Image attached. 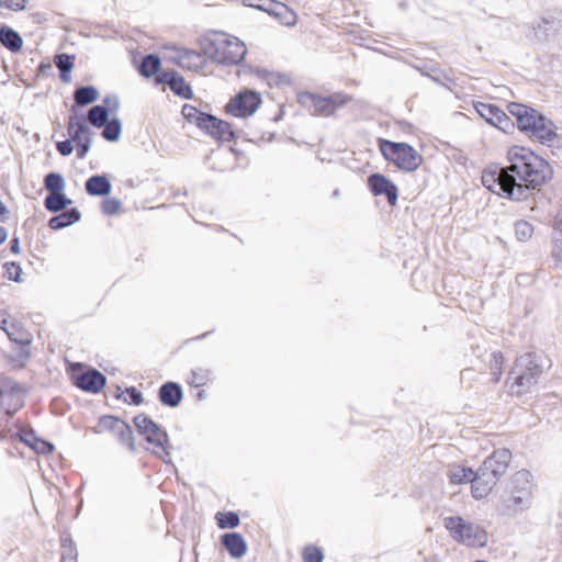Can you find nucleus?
Wrapping results in <instances>:
<instances>
[{
  "mask_svg": "<svg viewBox=\"0 0 562 562\" xmlns=\"http://www.w3.org/2000/svg\"><path fill=\"white\" fill-rule=\"evenodd\" d=\"M160 67V59L155 55H147L140 65V74L145 77L155 75Z\"/></svg>",
  "mask_w": 562,
  "mask_h": 562,
  "instance_id": "nucleus-32",
  "label": "nucleus"
},
{
  "mask_svg": "<svg viewBox=\"0 0 562 562\" xmlns=\"http://www.w3.org/2000/svg\"><path fill=\"white\" fill-rule=\"evenodd\" d=\"M80 220V213L77 209H70L49 220L48 226L52 229H61Z\"/></svg>",
  "mask_w": 562,
  "mask_h": 562,
  "instance_id": "nucleus-24",
  "label": "nucleus"
},
{
  "mask_svg": "<svg viewBox=\"0 0 562 562\" xmlns=\"http://www.w3.org/2000/svg\"><path fill=\"white\" fill-rule=\"evenodd\" d=\"M121 202L116 199H108L102 203V210L108 215H113L119 212Z\"/></svg>",
  "mask_w": 562,
  "mask_h": 562,
  "instance_id": "nucleus-41",
  "label": "nucleus"
},
{
  "mask_svg": "<svg viewBox=\"0 0 562 562\" xmlns=\"http://www.w3.org/2000/svg\"><path fill=\"white\" fill-rule=\"evenodd\" d=\"M507 110L516 117L518 128L532 140L550 145L557 138L555 124L539 111L516 102L509 103Z\"/></svg>",
  "mask_w": 562,
  "mask_h": 562,
  "instance_id": "nucleus-2",
  "label": "nucleus"
},
{
  "mask_svg": "<svg viewBox=\"0 0 562 562\" xmlns=\"http://www.w3.org/2000/svg\"><path fill=\"white\" fill-rule=\"evenodd\" d=\"M443 527L451 538L460 544L473 548H483L487 544V531L475 522L465 520L460 516L443 518Z\"/></svg>",
  "mask_w": 562,
  "mask_h": 562,
  "instance_id": "nucleus-5",
  "label": "nucleus"
},
{
  "mask_svg": "<svg viewBox=\"0 0 562 562\" xmlns=\"http://www.w3.org/2000/svg\"><path fill=\"white\" fill-rule=\"evenodd\" d=\"M34 449L38 452V453H49L54 450V446L47 441H44V440H38L35 446H34Z\"/></svg>",
  "mask_w": 562,
  "mask_h": 562,
  "instance_id": "nucleus-47",
  "label": "nucleus"
},
{
  "mask_svg": "<svg viewBox=\"0 0 562 562\" xmlns=\"http://www.w3.org/2000/svg\"><path fill=\"white\" fill-rule=\"evenodd\" d=\"M63 562H77L75 550L69 546L63 544Z\"/></svg>",
  "mask_w": 562,
  "mask_h": 562,
  "instance_id": "nucleus-44",
  "label": "nucleus"
},
{
  "mask_svg": "<svg viewBox=\"0 0 562 562\" xmlns=\"http://www.w3.org/2000/svg\"><path fill=\"white\" fill-rule=\"evenodd\" d=\"M289 15H290V19H288L284 23L286 25H291V24H294L295 23V16L292 12H289Z\"/></svg>",
  "mask_w": 562,
  "mask_h": 562,
  "instance_id": "nucleus-54",
  "label": "nucleus"
},
{
  "mask_svg": "<svg viewBox=\"0 0 562 562\" xmlns=\"http://www.w3.org/2000/svg\"><path fill=\"white\" fill-rule=\"evenodd\" d=\"M182 396L183 393L178 383L167 382L159 389V400L166 406L177 407L180 404Z\"/></svg>",
  "mask_w": 562,
  "mask_h": 562,
  "instance_id": "nucleus-21",
  "label": "nucleus"
},
{
  "mask_svg": "<svg viewBox=\"0 0 562 562\" xmlns=\"http://www.w3.org/2000/svg\"><path fill=\"white\" fill-rule=\"evenodd\" d=\"M22 273V269L14 262H7L4 265V277L9 280L19 282Z\"/></svg>",
  "mask_w": 562,
  "mask_h": 562,
  "instance_id": "nucleus-37",
  "label": "nucleus"
},
{
  "mask_svg": "<svg viewBox=\"0 0 562 562\" xmlns=\"http://www.w3.org/2000/svg\"><path fill=\"white\" fill-rule=\"evenodd\" d=\"M542 374L540 358L536 353L520 356L509 372V391L522 395L538 383Z\"/></svg>",
  "mask_w": 562,
  "mask_h": 562,
  "instance_id": "nucleus-4",
  "label": "nucleus"
},
{
  "mask_svg": "<svg viewBox=\"0 0 562 562\" xmlns=\"http://www.w3.org/2000/svg\"><path fill=\"white\" fill-rule=\"evenodd\" d=\"M510 460L512 453L508 449H498L484 460L480 470L490 476H494V481L498 482L506 473Z\"/></svg>",
  "mask_w": 562,
  "mask_h": 562,
  "instance_id": "nucleus-13",
  "label": "nucleus"
},
{
  "mask_svg": "<svg viewBox=\"0 0 562 562\" xmlns=\"http://www.w3.org/2000/svg\"><path fill=\"white\" fill-rule=\"evenodd\" d=\"M217 524L222 529L235 528L239 525V517L236 513L232 512L226 514H218Z\"/></svg>",
  "mask_w": 562,
  "mask_h": 562,
  "instance_id": "nucleus-35",
  "label": "nucleus"
},
{
  "mask_svg": "<svg viewBox=\"0 0 562 562\" xmlns=\"http://www.w3.org/2000/svg\"><path fill=\"white\" fill-rule=\"evenodd\" d=\"M11 251L14 252V254H19L20 252V241H19V238H13L11 240Z\"/></svg>",
  "mask_w": 562,
  "mask_h": 562,
  "instance_id": "nucleus-51",
  "label": "nucleus"
},
{
  "mask_svg": "<svg viewBox=\"0 0 562 562\" xmlns=\"http://www.w3.org/2000/svg\"><path fill=\"white\" fill-rule=\"evenodd\" d=\"M297 100L312 114L329 116L333 115L339 108L349 103L352 98L351 95L341 92L333 93L328 97H322L305 91L299 93Z\"/></svg>",
  "mask_w": 562,
  "mask_h": 562,
  "instance_id": "nucleus-9",
  "label": "nucleus"
},
{
  "mask_svg": "<svg viewBox=\"0 0 562 562\" xmlns=\"http://www.w3.org/2000/svg\"><path fill=\"white\" fill-rule=\"evenodd\" d=\"M552 256L562 266V232H557L553 241Z\"/></svg>",
  "mask_w": 562,
  "mask_h": 562,
  "instance_id": "nucleus-40",
  "label": "nucleus"
},
{
  "mask_svg": "<svg viewBox=\"0 0 562 562\" xmlns=\"http://www.w3.org/2000/svg\"><path fill=\"white\" fill-rule=\"evenodd\" d=\"M503 363V356L501 353H493V364L492 369L494 370V373L501 374V368Z\"/></svg>",
  "mask_w": 562,
  "mask_h": 562,
  "instance_id": "nucleus-48",
  "label": "nucleus"
},
{
  "mask_svg": "<svg viewBox=\"0 0 562 562\" xmlns=\"http://www.w3.org/2000/svg\"><path fill=\"white\" fill-rule=\"evenodd\" d=\"M100 424L102 427L109 428L116 432L122 442L128 445L131 449H134L133 432L131 427L126 423H124L120 418L105 416L101 418Z\"/></svg>",
  "mask_w": 562,
  "mask_h": 562,
  "instance_id": "nucleus-16",
  "label": "nucleus"
},
{
  "mask_svg": "<svg viewBox=\"0 0 562 562\" xmlns=\"http://www.w3.org/2000/svg\"><path fill=\"white\" fill-rule=\"evenodd\" d=\"M121 132L122 124L120 120L112 119L111 121L105 123L102 136L109 142H115L120 138Z\"/></svg>",
  "mask_w": 562,
  "mask_h": 562,
  "instance_id": "nucleus-31",
  "label": "nucleus"
},
{
  "mask_svg": "<svg viewBox=\"0 0 562 562\" xmlns=\"http://www.w3.org/2000/svg\"><path fill=\"white\" fill-rule=\"evenodd\" d=\"M304 562H322L324 557L322 551L315 547H307L303 551Z\"/></svg>",
  "mask_w": 562,
  "mask_h": 562,
  "instance_id": "nucleus-39",
  "label": "nucleus"
},
{
  "mask_svg": "<svg viewBox=\"0 0 562 562\" xmlns=\"http://www.w3.org/2000/svg\"><path fill=\"white\" fill-rule=\"evenodd\" d=\"M201 55L195 52H186L180 57V65L188 68H198L201 64Z\"/></svg>",
  "mask_w": 562,
  "mask_h": 562,
  "instance_id": "nucleus-36",
  "label": "nucleus"
},
{
  "mask_svg": "<svg viewBox=\"0 0 562 562\" xmlns=\"http://www.w3.org/2000/svg\"><path fill=\"white\" fill-rule=\"evenodd\" d=\"M105 384V376L99 371L92 369L77 376L76 385L91 393H98Z\"/></svg>",
  "mask_w": 562,
  "mask_h": 562,
  "instance_id": "nucleus-18",
  "label": "nucleus"
},
{
  "mask_svg": "<svg viewBox=\"0 0 562 562\" xmlns=\"http://www.w3.org/2000/svg\"><path fill=\"white\" fill-rule=\"evenodd\" d=\"M26 0H0V4H4L12 10L24 9Z\"/></svg>",
  "mask_w": 562,
  "mask_h": 562,
  "instance_id": "nucleus-45",
  "label": "nucleus"
},
{
  "mask_svg": "<svg viewBox=\"0 0 562 562\" xmlns=\"http://www.w3.org/2000/svg\"><path fill=\"white\" fill-rule=\"evenodd\" d=\"M260 104V93L251 90H245L231 99L226 105V111L237 117H247L251 116Z\"/></svg>",
  "mask_w": 562,
  "mask_h": 562,
  "instance_id": "nucleus-12",
  "label": "nucleus"
},
{
  "mask_svg": "<svg viewBox=\"0 0 562 562\" xmlns=\"http://www.w3.org/2000/svg\"><path fill=\"white\" fill-rule=\"evenodd\" d=\"M515 236L519 241H527L532 237L533 226L524 220L517 221L514 225Z\"/></svg>",
  "mask_w": 562,
  "mask_h": 562,
  "instance_id": "nucleus-33",
  "label": "nucleus"
},
{
  "mask_svg": "<svg viewBox=\"0 0 562 562\" xmlns=\"http://www.w3.org/2000/svg\"><path fill=\"white\" fill-rule=\"evenodd\" d=\"M555 231L562 232V206L561 210L558 213L557 221H555Z\"/></svg>",
  "mask_w": 562,
  "mask_h": 562,
  "instance_id": "nucleus-50",
  "label": "nucleus"
},
{
  "mask_svg": "<svg viewBox=\"0 0 562 562\" xmlns=\"http://www.w3.org/2000/svg\"><path fill=\"white\" fill-rule=\"evenodd\" d=\"M57 150L63 156L70 155L72 153V150H74L71 140L67 139V140H63V142L57 143Z\"/></svg>",
  "mask_w": 562,
  "mask_h": 562,
  "instance_id": "nucleus-43",
  "label": "nucleus"
},
{
  "mask_svg": "<svg viewBox=\"0 0 562 562\" xmlns=\"http://www.w3.org/2000/svg\"><path fill=\"white\" fill-rule=\"evenodd\" d=\"M533 476L527 470L518 471L512 479V497L509 507L515 513H522L528 509L532 503Z\"/></svg>",
  "mask_w": 562,
  "mask_h": 562,
  "instance_id": "nucleus-10",
  "label": "nucleus"
},
{
  "mask_svg": "<svg viewBox=\"0 0 562 562\" xmlns=\"http://www.w3.org/2000/svg\"><path fill=\"white\" fill-rule=\"evenodd\" d=\"M210 371L206 369H196L192 371V380L191 383L194 386H202L205 385L209 381Z\"/></svg>",
  "mask_w": 562,
  "mask_h": 562,
  "instance_id": "nucleus-38",
  "label": "nucleus"
},
{
  "mask_svg": "<svg viewBox=\"0 0 562 562\" xmlns=\"http://www.w3.org/2000/svg\"><path fill=\"white\" fill-rule=\"evenodd\" d=\"M103 103H104L103 106L106 108L108 112L109 111H116L119 109V106H120V101H119V98L116 95H108V97H105L104 100H103Z\"/></svg>",
  "mask_w": 562,
  "mask_h": 562,
  "instance_id": "nucleus-42",
  "label": "nucleus"
},
{
  "mask_svg": "<svg viewBox=\"0 0 562 562\" xmlns=\"http://www.w3.org/2000/svg\"><path fill=\"white\" fill-rule=\"evenodd\" d=\"M496 484L497 482L494 481V476H490L479 469L471 481L472 496L475 499L484 498L491 493Z\"/></svg>",
  "mask_w": 562,
  "mask_h": 562,
  "instance_id": "nucleus-17",
  "label": "nucleus"
},
{
  "mask_svg": "<svg viewBox=\"0 0 562 562\" xmlns=\"http://www.w3.org/2000/svg\"><path fill=\"white\" fill-rule=\"evenodd\" d=\"M159 81L168 83L170 89L178 95L189 98L191 95V89L184 79L175 71H164L159 76Z\"/></svg>",
  "mask_w": 562,
  "mask_h": 562,
  "instance_id": "nucleus-20",
  "label": "nucleus"
},
{
  "mask_svg": "<svg viewBox=\"0 0 562 562\" xmlns=\"http://www.w3.org/2000/svg\"><path fill=\"white\" fill-rule=\"evenodd\" d=\"M474 109L477 114L492 126H495L502 131H507L510 126H513L508 115L496 105L476 102L474 104Z\"/></svg>",
  "mask_w": 562,
  "mask_h": 562,
  "instance_id": "nucleus-14",
  "label": "nucleus"
},
{
  "mask_svg": "<svg viewBox=\"0 0 562 562\" xmlns=\"http://www.w3.org/2000/svg\"><path fill=\"white\" fill-rule=\"evenodd\" d=\"M0 42L5 48L13 53L19 52L23 45L20 34L8 26L0 29Z\"/></svg>",
  "mask_w": 562,
  "mask_h": 562,
  "instance_id": "nucleus-23",
  "label": "nucleus"
},
{
  "mask_svg": "<svg viewBox=\"0 0 562 562\" xmlns=\"http://www.w3.org/2000/svg\"><path fill=\"white\" fill-rule=\"evenodd\" d=\"M277 9L279 10V11L276 12L277 15H280L281 11L288 12V8L285 5H283V4H278Z\"/></svg>",
  "mask_w": 562,
  "mask_h": 562,
  "instance_id": "nucleus-55",
  "label": "nucleus"
},
{
  "mask_svg": "<svg viewBox=\"0 0 562 562\" xmlns=\"http://www.w3.org/2000/svg\"><path fill=\"white\" fill-rule=\"evenodd\" d=\"M108 110L103 105H94L88 112V121L95 127H102L108 122Z\"/></svg>",
  "mask_w": 562,
  "mask_h": 562,
  "instance_id": "nucleus-29",
  "label": "nucleus"
},
{
  "mask_svg": "<svg viewBox=\"0 0 562 562\" xmlns=\"http://www.w3.org/2000/svg\"><path fill=\"white\" fill-rule=\"evenodd\" d=\"M509 166L484 170L482 183L491 192L520 201L527 198L530 188L542 184L550 175L548 162L520 146L508 150Z\"/></svg>",
  "mask_w": 562,
  "mask_h": 562,
  "instance_id": "nucleus-1",
  "label": "nucleus"
},
{
  "mask_svg": "<svg viewBox=\"0 0 562 562\" xmlns=\"http://www.w3.org/2000/svg\"><path fill=\"white\" fill-rule=\"evenodd\" d=\"M380 150L386 160L393 162L403 171H414L423 162V157L417 150L405 143L382 139L380 140Z\"/></svg>",
  "mask_w": 562,
  "mask_h": 562,
  "instance_id": "nucleus-8",
  "label": "nucleus"
},
{
  "mask_svg": "<svg viewBox=\"0 0 562 562\" xmlns=\"http://www.w3.org/2000/svg\"><path fill=\"white\" fill-rule=\"evenodd\" d=\"M22 386L16 383L13 379L0 375V396H15L18 400H21L23 396Z\"/></svg>",
  "mask_w": 562,
  "mask_h": 562,
  "instance_id": "nucleus-25",
  "label": "nucleus"
},
{
  "mask_svg": "<svg viewBox=\"0 0 562 562\" xmlns=\"http://www.w3.org/2000/svg\"><path fill=\"white\" fill-rule=\"evenodd\" d=\"M45 188L50 193H60L65 189V180L60 173L50 172L44 179Z\"/></svg>",
  "mask_w": 562,
  "mask_h": 562,
  "instance_id": "nucleus-30",
  "label": "nucleus"
},
{
  "mask_svg": "<svg viewBox=\"0 0 562 562\" xmlns=\"http://www.w3.org/2000/svg\"><path fill=\"white\" fill-rule=\"evenodd\" d=\"M134 425L138 432L145 437L146 441L153 446V452L164 462H170L167 432L145 414L135 416Z\"/></svg>",
  "mask_w": 562,
  "mask_h": 562,
  "instance_id": "nucleus-7",
  "label": "nucleus"
},
{
  "mask_svg": "<svg viewBox=\"0 0 562 562\" xmlns=\"http://www.w3.org/2000/svg\"><path fill=\"white\" fill-rule=\"evenodd\" d=\"M7 237H8L7 229L4 227L0 226V245L5 241Z\"/></svg>",
  "mask_w": 562,
  "mask_h": 562,
  "instance_id": "nucleus-52",
  "label": "nucleus"
},
{
  "mask_svg": "<svg viewBox=\"0 0 562 562\" xmlns=\"http://www.w3.org/2000/svg\"><path fill=\"white\" fill-rule=\"evenodd\" d=\"M71 201L66 198L65 194L60 193H49L44 201L45 207L50 212H59L67 207Z\"/></svg>",
  "mask_w": 562,
  "mask_h": 562,
  "instance_id": "nucleus-28",
  "label": "nucleus"
},
{
  "mask_svg": "<svg viewBox=\"0 0 562 562\" xmlns=\"http://www.w3.org/2000/svg\"><path fill=\"white\" fill-rule=\"evenodd\" d=\"M222 543L233 558L240 559L247 552V543L244 537L238 532L223 535Z\"/></svg>",
  "mask_w": 562,
  "mask_h": 562,
  "instance_id": "nucleus-19",
  "label": "nucleus"
},
{
  "mask_svg": "<svg viewBox=\"0 0 562 562\" xmlns=\"http://www.w3.org/2000/svg\"><path fill=\"white\" fill-rule=\"evenodd\" d=\"M111 183L105 176H92L86 182L90 195H106L111 192Z\"/></svg>",
  "mask_w": 562,
  "mask_h": 562,
  "instance_id": "nucleus-22",
  "label": "nucleus"
},
{
  "mask_svg": "<svg viewBox=\"0 0 562 562\" xmlns=\"http://www.w3.org/2000/svg\"><path fill=\"white\" fill-rule=\"evenodd\" d=\"M182 114L188 122L195 124L199 128L203 130L217 140L231 142L234 137V131L229 123L211 114L201 112L193 105H183Z\"/></svg>",
  "mask_w": 562,
  "mask_h": 562,
  "instance_id": "nucleus-6",
  "label": "nucleus"
},
{
  "mask_svg": "<svg viewBox=\"0 0 562 562\" xmlns=\"http://www.w3.org/2000/svg\"><path fill=\"white\" fill-rule=\"evenodd\" d=\"M205 56L214 63L238 65L247 53V47L238 37L222 32H213L201 43Z\"/></svg>",
  "mask_w": 562,
  "mask_h": 562,
  "instance_id": "nucleus-3",
  "label": "nucleus"
},
{
  "mask_svg": "<svg viewBox=\"0 0 562 562\" xmlns=\"http://www.w3.org/2000/svg\"><path fill=\"white\" fill-rule=\"evenodd\" d=\"M126 394L132 403L138 405L143 402V395L135 387H130L126 390Z\"/></svg>",
  "mask_w": 562,
  "mask_h": 562,
  "instance_id": "nucleus-46",
  "label": "nucleus"
},
{
  "mask_svg": "<svg viewBox=\"0 0 562 562\" xmlns=\"http://www.w3.org/2000/svg\"><path fill=\"white\" fill-rule=\"evenodd\" d=\"M68 134L77 145V155L85 158L91 147V131L82 115L71 114L67 126Z\"/></svg>",
  "mask_w": 562,
  "mask_h": 562,
  "instance_id": "nucleus-11",
  "label": "nucleus"
},
{
  "mask_svg": "<svg viewBox=\"0 0 562 562\" xmlns=\"http://www.w3.org/2000/svg\"><path fill=\"white\" fill-rule=\"evenodd\" d=\"M7 324H8V315L4 311H0V328L9 334V331L7 329Z\"/></svg>",
  "mask_w": 562,
  "mask_h": 562,
  "instance_id": "nucleus-49",
  "label": "nucleus"
},
{
  "mask_svg": "<svg viewBox=\"0 0 562 562\" xmlns=\"http://www.w3.org/2000/svg\"><path fill=\"white\" fill-rule=\"evenodd\" d=\"M75 56L68 54H58L54 57V63L60 71V78L64 82L70 81V71L74 68Z\"/></svg>",
  "mask_w": 562,
  "mask_h": 562,
  "instance_id": "nucleus-26",
  "label": "nucleus"
},
{
  "mask_svg": "<svg viewBox=\"0 0 562 562\" xmlns=\"http://www.w3.org/2000/svg\"><path fill=\"white\" fill-rule=\"evenodd\" d=\"M8 213V209L2 201H0V221H2V216Z\"/></svg>",
  "mask_w": 562,
  "mask_h": 562,
  "instance_id": "nucleus-53",
  "label": "nucleus"
},
{
  "mask_svg": "<svg viewBox=\"0 0 562 562\" xmlns=\"http://www.w3.org/2000/svg\"><path fill=\"white\" fill-rule=\"evenodd\" d=\"M98 90L92 86L80 87L75 90L74 99L77 105L85 106L98 99Z\"/></svg>",
  "mask_w": 562,
  "mask_h": 562,
  "instance_id": "nucleus-27",
  "label": "nucleus"
},
{
  "mask_svg": "<svg viewBox=\"0 0 562 562\" xmlns=\"http://www.w3.org/2000/svg\"><path fill=\"white\" fill-rule=\"evenodd\" d=\"M474 474L475 472H473V470L470 468L458 467L451 471L450 481L453 484H461L465 482L471 483Z\"/></svg>",
  "mask_w": 562,
  "mask_h": 562,
  "instance_id": "nucleus-34",
  "label": "nucleus"
},
{
  "mask_svg": "<svg viewBox=\"0 0 562 562\" xmlns=\"http://www.w3.org/2000/svg\"><path fill=\"white\" fill-rule=\"evenodd\" d=\"M368 184L374 195H386L391 205L397 201V188L386 177L380 173H373L368 178Z\"/></svg>",
  "mask_w": 562,
  "mask_h": 562,
  "instance_id": "nucleus-15",
  "label": "nucleus"
}]
</instances>
